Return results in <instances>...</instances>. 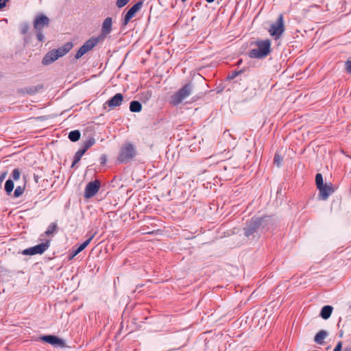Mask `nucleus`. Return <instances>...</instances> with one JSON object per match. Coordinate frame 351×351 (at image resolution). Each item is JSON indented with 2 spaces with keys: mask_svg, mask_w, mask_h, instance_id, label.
Here are the masks:
<instances>
[{
  "mask_svg": "<svg viewBox=\"0 0 351 351\" xmlns=\"http://www.w3.org/2000/svg\"><path fill=\"white\" fill-rule=\"evenodd\" d=\"M271 222V219L268 216H263L261 217H254L251 219L250 221L246 225L244 228V234L245 237H249L255 232H258L260 230H263L265 228H268V225Z\"/></svg>",
  "mask_w": 351,
  "mask_h": 351,
  "instance_id": "obj_1",
  "label": "nucleus"
},
{
  "mask_svg": "<svg viewBox=\"0 0 351 351\" xmlns=\"http://www.w3.org/2000/svg\"><path fill=\"white\" fill-rule=\"evenodd\" d=\"M254 45L256 48L248 51V56L251 58L263 59L271 52V41L269 39L256 40Z\"/></svg>",
  "mask_w": 351,
  "mask_h": 351,
  "instance_id": "obj_2",
  "label": "nucleus"
},
{
  "mask_svg": "<svg viewBox=\"0 0 351 351\" xmlns=\"http://www.w3.org/2000/svg\"><path fill=\"white\" fill-rule=\"evenodd\" d=\"M193 84L191 82L186 84L178 91L172 95L169 101L173 106H178L183 102L193 93Z\"/></svg>",
  "mask_w": 351,
  "mask_h": 351,
  "instance_id": "obj_3",
  "label": "nucleus"
},
{
  "mask_svg": "<svg viewBox=\"0 0 351 351\" xmlns=\"http://www.w3.org/2000/svg\"><path fill=\"white\" fill-rule=\"evenodd\" d=\"M136 156V148L130 143L124 144L120 149L117 160L120 163H128Z\"/></svg>",
  "mask_w": 351,
  "mask_h": 351,
  "instance_id": "obj_4",
  "label": "nucleus"
},
{
  "mask_svg": "<svg viewBox=\"0 0 351 351\" xmlns=\"http://www.w3.org/2000/svg\"><path fill=\"white\" fill-rule=\"evenodd\" d=\"M285 30L284 16L282 14H280L276 21L271 25L268 32L272 37L277 40L281 37Z\"/></svg>",
  "mask_w": 351,
  "mask_h": 351,
  "instance_id": "obj_5",
  "label": "nucleus"
},
{
  "mask_svg": "<svg viewBox=\"0 0 351 351\" xmlns=\"http://www.w3.org/2000/svg\"><path fill=\"white\" fill-rule=\"evenodd\" d=\"M95 143V139L93 137H90L87 141L83 143L82 148L80 149L75 154L74 159L71 165V167H75L80 160L82 156Z\"/></svg>",
  "mask_w": 351,
  "mask_h": 351,
  "instance_id": "obj_6",
  "label": "nucleus"
},
{
  "mask_svg": "<svg viewBox=\"0 0 351 351\" xmlns=\"http://www.w3.org/2000/svg\"><path fill=\"white\" fill-rule=\"evenodd\" d=\"M50 240L47 239L45 242H43L35 246L27 248L22 252L23 255H35L42 254L44 253L49 247Z\"/></svg>",
  "mask_w": 351,
  "mask_h": 351,
  "instance_id": "obj_7",
  "label": "nucleus"
},
{
  "mask_svg": "<svg viewBox=\"0 0 351 351\" xmlns=\"http://www.w3.org/2000/svg\"><path fill=\"white\" fill-rule=\"evenodd\" d=\"M100 186L101 183L98 180L88 182L84 189V197L86 199H90L95 196L99 191Z\"/></svg>",
  "mask_w": 351,
  "mask_h": 351,
  "instance_id": "obj_8",
  "label": "nucleus"
},
{
  "mask_svg": "<svg viewBox=\"0 0 351 351\" xmlns=\"http://www.w3.org/2000/svg\"><path fill=\"white\" fill-rule=\"evenodd\" d=\"M143 1H140L133 5L125 13L122 21V25L125 26L134 16L135 14L142 8Z\"/></svg>",
  "mask_w": 351,
  "mask_h": 351,
  "instance_id": "obj_9",
  "label": "nucleus"
},
{
  "mask_svg": "<svg viewBox=\"0 0 351 351\" xmlns=\"http://www.w3.org/2000/svg\"><path fill=\"white\" fill-rule=\"evenodd\" d=\"M49 23V19L43 14H38L36 16L34 21V27L36 30H42L45 27H47Z\"/></svg>",
  "mask_w": 351,
  "mask_h": 351,
  "instance_id": "obj_10",
  "label": "nucleus"
},
{
  "mask_svg": "<svg viewBox=\"0 0 351 351\" xmlns=\"http://www.w3.org/2000/svg\"><path fill=\"white\" fill-rule=\"evenodd\" d=\"M123 101V95L121 93H116L112 97L108 99L103 106V109H106V106L110 108L119 107Z\"/></svg>",
  "mask_w": 351,
  "mask_h": 351,
  "instance_id": "obj_11",
  "label": "nucleus"
},
{
  "mask_svg": "<svg viewBox=\"0 0 351 351\" xmlns=\"http://www.w3.org/2000/svg\"><path fill=\"white\" fill-rule=\"evenodd\" d=\"M40 339L56 347L62 348L65 344L63 339L54 335H43L40 337Z\"/></svg>",
  "mask_w": 351,
  "mask_h": 351,
  "instance_id": "obj_12",
  "label": "nucleus"
},
{
  "mask_svg": "<svg viewBox=\"0 0 351 351\" xmlns=\"http://www.w3.org/2000/svg\"><path fill=\"white\" fill-rule=\"evenodd\" d=\"M317 189L319 191V198L322 200H326L334 193V189L331 183H326Z\"/></svg>",
  "mask_w": 351,
  "mask_h": 351,
  "instance_id": "obj_13",
  "label": "nucleus"
},
{
  "mask_svg": "<svg viewBox=\"0 0 351 351\" xmlns=\"http://www.w3.org/2000/svg\"><path fill=\"white\" fill-rule=\"evenodd\" d=\"M59 58L55 49L49 51L43 58L42 63L43 65H49Z\"/></svg>",
  "mask_w": 351,
  "mask_h": 351,
  "instance_id": "obj_14",
  "label": "nucleus"
},
{
  "mask_svg": "<svg viewBox=\"0 0 351 351\" xmlns=\"http://www.w3.org/2000/svg\"><path fill=\"white\" fill-rule=\"evenodd\" d=\"M112 19L111 17H107L104 19L101 26V36H106L112 31Z\"/></svg>",
  "mask_w": 351,
  "mask_h": 351,
  "instance_id": "obj_15",
  "label": "nucleus"
},
{
  "mask_svg": "<svg viewBox=\"0 0 351 351\" xmlns=\"http://www.w3.org/2000/svg\"><path fill=\"white\" fill-rule=\"evenodd\" d=\"M42 88H43V85L28 86V87H25V88L19 89L18 90V93L23 94V95L28 94L30 95H35L36 93H38Z\"/></svg>",
  "mask_w": 351,
  "mask_h": 351,
  "instance_id": "obj_16",
  "label": "nucleus"
},
{
  "mask_svg": "<svg viewBox=\"0 0 351 351\" xmlns=\"http://www.w3.org/2000/svg\"><path fill=\"white\" fill-rule=\"evenodd\" d=\"M100 40V36L98 37H91L88 40H86L82 46L86 49V53L93 49Z\"/></svg>",
  "mask_w": 351,
  "mask_h": 351,
  "instance_id": "obj_17",
  "label": "nucleus"
},
{
  "mask_svg": "<svg viewBox=\"0 0 351 351\" xmlns=\"http://www.w3.org/2000/svg\"><path fill=\"white\" fill-rule=\"evenodd\" d=\"M73 47V44L71 43H66L61 47H59L57 49H55L56 53L59 55V58L66 54Z\"/></svg>",
  "mask_w": 351,
  "mask_h": 351,
  "instance_id": "obj_18",
  "label": "nucleus"
},
{
  "mask_svg": "<svg viewBox=\"0 0 351 351\" xmlns=\"http://www.w3.org/2000/svg\"><path fill=\"white\" fill-rule=\"evenodd\" d=\"M328 336V332L322 330L319 331L314 337V341L317 344H323L324 339Z\"/></svg>",
  "mask_w": 351,
  "mask_h": 351,
  "instance_id": "obj_19",
  "label": "nucleus"
},
{
  "mask_svg": "<svg viewBox=\"0 0 351 351\" xmlns=\"http://www.w3.org/2000/svg\"><path fill=\"white\" fill-rule=\"evenodd\" d=\"M332 309H333V308L331 306H329V305L324 306L321 310L320 316L324 319H328L331 315Z\"/></svg>",
  "mask_w": 351,
  "mask_h": 351,
  "instance_id": "obj_20",
  "label": "nucleus"
},
{
  "mask_svg": "<svg viewBox=\"0 0 351 351\" xmlns=\"http://www.w3.org/2000/svg\"><path fill=\"white\" fill-rule=\"evenodd\" d=\"M81 136L80 132L79 130H73L69 132V138L72 142L77 141Z\"/></svg>",
  "mask_w": 351,
  "mask_h": 351,
  "instance_id": "obj_21",
  "label": "nucleus"
},
{
  "mask_svg": "<svg viewBox=\"0 0 351 351\" xmlns=\"http://www.w3.org/2000/svg\"><path fill=\"white\" fill-rule=\"evenodd\" d=\"M57 224L56 223H51L47 228V230L45 232L44 235L50 236L53 235L56 231ZM43 236V234H42Z\"/></svg>",
  "mask_w": 351,
  "mask_h": 351,
  "instance_id": "obj_22",
  "label": "nucleus"
},
{
  "mask_svg": "<svg viewBox=\"0 0 351 351\" xmlns=\"http://www.w3.org/2000/svg\"><path fill=\"white\" fill-rule=\"evenodd\" d=\"M14 189V182L12 180L8 179L5 184V191L10 195Z\"/></svg>",
  "mask_w": 351,
  "mask_h": 351,
  "instance_id": "obj_23",
  "label": "nucleus"
},
{
  "mask_svg": "<svg viewBox=\"0 0 351 351\" xmlns=\"http://www.w3.org/2000/svg\"><path fill=\"white\" fill-rule=\"evenodd\" d=\"M142 104L140 101L136 100H133L130 104V109L129 110H141Z\"/></svg>",
  "mask_w": 351,
  "mask_h": 351,
  "instance_id": "obj_24",
  "label": "nucleus"
},
{
  "mask_svg": "<svg viewBox=\"0 0 351 351\" xmlns=\"http://www.w3.org/2000/svg\"><path fill=\"white\" fill-rule=\"evenodd\" d=\"M283 161V158L278 153H276L274 158V164L278 167H280Z\"/></svg>",
  "mask_w": 351,
  "mask_h": 351,
  "instance_id": "obj_25",
  "label": "nucleus"
},
{
  "mask_svg": "<svg viewBox=\"0 0 351 351\" xmlns=\"http://www.w3.org/2000/svg\"><path fill=\"white\" fill-rule=\"evenodd\" d=\"M95 235V233L93 234L91 236H90V237L86 239L83 243H82L79 247V251H82L84 250L87 246L90 243V241L93 240V239L94 238Z\"/></svg>",
  "mask_w": 351,
  "mask_h": 351,
  "instance_id": "obj_26",
  "label": "nucleus"
},
{
  "mask_svg": "<svg viewBox=\"0 0 351 351\" xmlns=\"http://www.w3.org/2000/svg\"><path fill=\"white\" fill-rule=\"evenodd\" d=\"M25 188V184H24V186H18L14 190V196L15 197H19V196H21L23 193Z\"/></svg>",
  "mask_w": 351,
  "mask_h": 351,
  "instance_id": "obj_27",
  "label": "nucleus"
},
{
  "mask_svg": "<svg viewBox=\"0 0 351 351\" xmlns=\"http://www.w3.org/2000/svg\"><path fill=\"white\" fill-rule=\"evenodd\" d=\"M315 182H316V185H317V188H319V187L322 186L323 184H324V181H323V177L321 173L316 174Z\"/></svg>",
  "mask_w": 351,
  "mask_h": 351,
  "instance_id": "obj_28",
  "label": "nucleus"
},
{
  "mask_svg": "<svg viewBox=\"0 0 351 351\" xmlns=\"http://www.w3.org/2000/svg\"><path fill=\"white\" fill-rule=\"evenodd\" d=\"M85 53H86V49L81 46L78 51L76 52L75 55V59H80L82 58Z\"/></svg>",
  "mask_w": 351,
  "mask_h": 351,
  "instance_id": "obj_29",
  "label": "nucleus"
},
{
  "mask_svg": "<svg viewBox=\"0 0 351 351\" xmlns=\"http://www.w3.org/2000/svg\"><path fill=\"white\" fill-rule=\"evenodd\" d=\"M21 172L19 169H14L12 172L11 177L14 180H17L20 178Z\"/></svg>",
  "mask_w": 351,
  "mask_h": 351,
  "instance_id": "obj_30",
  "label": "nucleus"
},
{
  "mask_svg": "<svg viewBox=\"0 0 351 351\" xmlns=\"http://www.w3.org/2000/svg\"><path fill=\"white\" fill-rule=\"evenodd\" d=\"M241 73V71H232L230 73H229L228 78L230 80H234Z\"/></svg>",
  "mask_w": 351,
  "mask_h": 351,
  "instance_id": "obj_31",
  "label": "nucleus"
},
{
  "mask_svg": "<svg viewBox=\"0 0 351 351\" xmlns=\"http://www.w3.org/2000/svg\"><path fill=\"white\" fill-rule=\"evenodd\" d=\"M129 1L130 0H117L116 5L121 8L124 7Z\"/></svg>",
  "mask_w": 351,
  "mask_h": 351,
  "instance_id": "obj_32",
  "label": "nucleus"
},
{
  "mask_svg": "<svg viewBox=\"0 0 351 351\" xmlns=\"http://www.w3.org/2000/svg\"><path fill=\"white\" fill-rule=\"evenodd\" d=\"M36 37L40 42L43 43L44 41L45 36L43 35L42 30H36Z\"/></svg>",
  "mask_w": 351,
  "mask_h": 351,
  "instance_id": "obj_33",
  "label": "nucleus"
},
{
  "mask_svg": "<svg viewBox=\"0 0 351 351\" xmlns=\"http://www.w3.org/2000/svg\"><path fill=\"white\" fill-rule=\"evenodd\" d=\"M29 29L28 23H24L21 25V33L25 34Z\"/></svg>",
  "mask_w": 351,
  "mask_h": 351,
  "instance_id": "obj_34",
  "label": "nucleus"
},
{
  "mask_svg": "<svg viewBox=\"0 0 351 351\" xmlns=\"http://www.w3.org/2000/svg\"><path fill=\"white\" fill-rule=\"evenodd\" d=\"M346 70L348 73H351V60H347L345 63Z\"/></svg>",
  "mask_w": 351,
  "mask_h": 351,
  "instance_id": "obj_35",
  "label": "nucleus"
},
{
  "mask_svg": "<svg viewBox=\"0 0 351 351\" xmlns=\"http://www.w3.org/2000/svg\"><path fill=\"white\" fill-rule=\"evenodd\" d=\"M342 341H339L337 344L336 345L335 349L333 351H341L342 349Z\"/></svg>",
  "mask_w": 351,
  "mask_h": 351,
  "instance_id": "obj_36",
  "label": "nucleus"
},
{
  "mask_svg": "<svg viewBox=\"0 0 351 351\" xmlns=\"http://www.w3.org/2000/svg\"><path fill=\"white\" fill-rule=\"evenodd\" d=\"M106 162H107V157L106 155L103 154L100 157V163H101V165H106Z\"/></svg>",
  "mask_w": 351,
  "mask_h": 351,
  "instance_id": "obj_37",
  "label": "nucleus"
},
{
  "mask_svg": "<svg viewBox=\"0 0 351 351\" xmlns=\"http://www.w3.org/2000/svg\"><path fill=\"white\" fill-rule=\"evenodd\" d=\"M6 176H7V172H3L1 173V175H0V186H1V183L5 179Z\"/></svg>",
  "mask_w": 351,
  "mask_h": 351,
  "instance_id": "obj_38",
  "label": "nucleus"
},
{
  "mask_svg": "<svg viewBox=\"0 0 351 351\" xmlns=\"http://www.w3.org/2000/svg\"><path fill=\"white\" fill-rule=\"evenodd\" d=\"M232 135L230 134V133L229 132L228 130H225L223 133V138L224 139H227L228 137H231Z\"/></svg>",
  "mask_w": 351,
  "mask_h": 351,
  "instance_id": "obj_39",
  "label": "nucleus"
},
{
  "mask_svg": "<svg viewBox=\"0 0 351 351\" xmlns=\"http://www.w3.org/2000/svg\"><path fill=\"white\" fill-rule=\"evenodd\" d=\"M8 1L9 0H0V9L5 8Z\"/></svg>",
  "mask_w": 351,
  "mask_h": 351,
  "instance_id": "obj_40",
  "label": "nucleus"
},
{
  "mask_svg": "<svg viewBox=\"0 0 351 351\" xmlns=\"http://www.w3.org/2000/svg\"><path fill=\"white\" fill-rule=\"evenodd\" d=\"M79 248L77 247V249L73 252V254H72V258L74 257L75 256H76L77 254H79L80 252H81L82 251H79Z\"/></svg>",
  "mask_w": 351,
  "mask_h": 351,
  "instance_id": "obj_41",
  "label": "nucleus"
},
{
  "mask_svg": "<svg viewBox=\"0 0 351 351\" xmlns=\"http://www.w3.org/2000/svg\"><path fill=\"white\" fill-rule=\"evenodd\" d=\"M79 248L77 247V249L73 252V254H72V258L74 257L75 256H76L77 254H79L80 252H81L82 251H79Z\"/></svg>",
  "mask_w": 351,
  "mask_h": 351,
  "instance_id": "obj_42",
  "label": "nucleus"
},
{
  "mask_svg": "<svg viewBox=\"0 0 351 351\" xmlns=\"http://www.w3.org/2000/svg\"><path fill=\"white\" fill-rule=\"evenodd\" d=\"M79 248L77 247V249L73 252V254H72V258L74 257L75 256H76L77 254H79L80 252H81L82 251H79Z\"/></svg>",
  "mask_w": 351,
  "mask_h": 351,
  "instance_id": "obj_43",
  "label": "nucleus"
},
{
  "mask_svg": "<svg viewBox=\"0 0 351 351\" xmlns=\"http://www.w3.org/2000/svg\"><path fill=\"white\" fill-rule=\"evenodd\" d=\"M38 119H41V120H45V119H47V117H38Z\"/></svg>",
  "mask_w": 351,
  "mask_h": 351,
  "instance_id": "obj_44",
  "label": "nucleus"
},
{
  "mask_svg": "<svg viewBox=\"0 0 351 351\" xmlns=\"http://www.w3.org/2000/svg\"><path fill=\"white\" fill-rule=\"evenodd\" d=\"M208 3H213L215 0H206Z\"/></svg>",
  "mask_w": 351,
  "mask_h": 351,
  "instance_id": "obj_45",
  "label": "nucleus"
},
{
  "mask_svg": "<svg viewBox=\"0 0 351 351\" xmlns=\"http://www.w3.org/2000/svg\"><path fill=\"white\" fill-rule=\"evenodd\" d=\"M343 336V332H341L339 334V337H341Z\"/></svg>",
  "mask_w": 351,
  "mask_h": 351,
  "instance_id": "obj_46",
  "label": "nucleus"
},
{
  "mask_svg": "<svg viewBox=\"0 0 351 351\" xmlns=\"http://www.w3.org/2000/svg\"><path fill=\"white\" fill-rule=\"evenodd\" d=\"M182 2H185L186 0H181Z\"/></svg>",
  "mask_w": 351,
  "mask_h": 351,
  "instance_id": "obj_47",
  "label": "nucleus"
},
{
  "mask_svg": "<svg viewBox=\"0 0 351 351\" xmlns=\"http://www.w3.org/2000/svg\"><path fill=\"white\" fill-rule=\"evenodd\" d=\"M345 351H351V350H345Z\"/></svg>",
  "mask_w": 351,
  "mask_h": 351,
  "instance_id": "obj_48",
  "label": "nucleus"
},
{
  "mask_svg": "<svg viewBox=\"0 0 351 351\" xmlns=\"http://www.w3.org/2000/svg\"><path fill=\"white\" fill-rule=\"evenodd\" d=\"M349 308L351 309V304H350Z\"/></svg>",
  "mask_w": 351,
  "mask_h": 351,
  "instance_id": "obj_49",
  "label": "nucleus"
}]
</instances>
